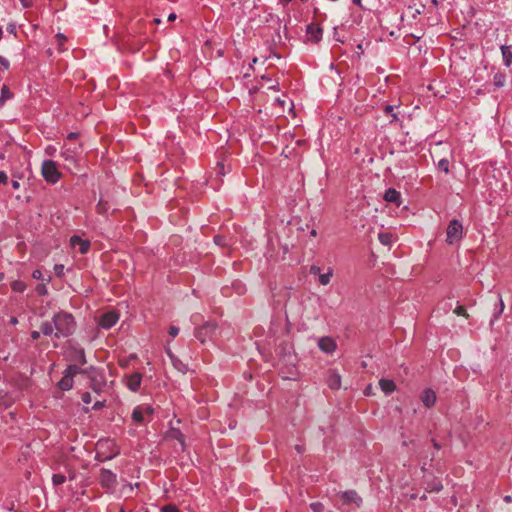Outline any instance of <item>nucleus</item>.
<instances>
[{
	"instance_id": "nucleus-1",
	"label": "nucleus",
	"mask_w": 512,
	"mask_h": 512,
	"mask_svg": "<svg viewBox=\"0 0 512 512\" xmlns=\"http://www.w3.org/2000/svg\"><path fill=\"white\" fill-rule=\"evenodd\" d=\"M53 323L56 332V337H67L71 335L75 330L74 318L71 314L66 312H60L54 315Z\"/></svg>"
},
{
	"instance_id": "nucleus-2",
	"label": "nucleus",
	"mask_w": 512,
	"mask_h": 512,
	"mask_svg": "<svg viewBox=\"0 0 512 512\" xmlns=\"http://www.w3.org/2000/svg\"><path fill=\"white\" fill-rule=\"evenodd\" d=\"M463 237V226L460 221L453 219L450 221L446 231V242L449 245L458 243Z\"/></svg>"
},
{
	"instance_id": "nucleus-3",
	"label": "nucleus",
	"mask_w": 512,
	"mask_h": 512,
	"mask_svg": "<svg viewBox=\"0 0 512 512\" xmlns=\"http://www.w3.org/2000/svg\"><path fill=\"white\" fill-rule=\"evenodd\" d=\"M41 172L44 179L52 184L56 183L61 176L56 163L52 160H45L43 162Z\"/></svg>"
},
{
	"instance_id": "nucleus-4",
	"label": "nucleus",
	"mask_w": 512,
	"mask_h": 512,
	"mask_svg": "<svg viewBox=\"0 0 512 512\" xmlns=\"http://www.w3.org/2000/svg\"><path fill=\"white\" fill-rule=\"evenodd\" d=\"M215 331H216V325L214 323L207 322L195 330V337L201 343H205L207 340L212 339Z\"/></svg>"
},
{
	"instance_id": "nucleus-5",
	"label": "nucleus",
	"mask_w": 512,
	"mask_h": 512,
	"mask_svg": "<svg viewBox=\"0 0 512 512\" xmlns=\"http://www.w3.org/2000/svg\"><path fill=\"white\" fill-rule=\"evenodd\" d=\"M153 414V408L145 405H138L133 409L132 420L137 424H142L146 421L147 417Z\"/></svg>"
},
{
	"instance_id": "nucleus-6",
	"label": "nucleus",
	"mask_w": 512,
	"mask_h": 512,
	"mask_svg": "<svg viewBox=\"0 0 512 512\" xmlns=\"http://www.w3.org/2000/svg\"><path fill=\"white\" fill-rule=\"evenodd\" d=\"M118 320V313L110 310L100 316L98 324L104 329H110L118 322Z\"/></svg>"
},
{
	"instance_id": "nucleus-7",
	"label": "nucleus",
	"mask_w": 512,
	"mask_h": 512,
	"mask_svg": "<svg viewBox=\"0 0 512 512\" xmlns=\"http://www.w3.org/2000/svg\"><path fill=\"white\" fill-rule=\"evenodd\" d=\"M99 482L102 487L111 489L116 485L117 477L112 471L108 469H101L99 475Z\"/></svg>"
},
{
	"instance_id": "nucleus-8",
	"label": "nucleus",
	"mask_w": 512,
	"mask_h": 512,
	"mask_svg": "<svg viewBox=\"0 0 512 512\" xmlns=\"http://www.w3.org/2000/svg\"><path fill=\"white\" fill-rule=\"evenodd\" d=\"M70 244L74 249H78L81 254H86L90 248V243L87 240H83L79 236H72L70 238Z\"/></svg>"
},
{
	"instance_id": "nucleus-9",
	"label": "nucleus",
	"mask_w": 512,
	"mask_h": 512,
	"mask_svg": "<svg viewBox=\"0 0 512 512\" xmlns=\"http://www.w3.org/2000/svg\"><path fill=\"white\" fill-rule=\"evenodd\" d=\"M420 399L426 408H431L435 405L437 396H436V393L432 389L426 388L421 393Z\"/></svg>"
},
{
	"instance_id": "nucleus-10",
	"label": "nucleus",
	"mask_w": 512,
	"mask_h": 512,
	"mask_svg": "<svg viewBox=\"0 0 512 512\" xmlns=\"http://www.w3.org/2000/svg\"><path fill=\"white\" fill-rule=\"evenodd\" d=\"M318 347L325 353H331L335 350L336 343L330 337H322L318 340Z\"/></svg>"
},
{
	"instance_id": "nucleus-11",
	"label": "nucleus",
	"mask_w": 512,
	"mask_h": 512,
	"mask_svg": "<svg viewBox=\"0 0 512 512\" xmlns=\"http://www.w3.org/2000/svg\"><path fill=\"white\" fill-rule=\"evenodd\" d=\"M141 381H142V375L138 372H135V373L131 374L130 376H128L127 387L131 391L136 392L140 388Z\"/></svg>"
},
{
	"instance_id": "nucleus-12",
	"label": "nucleus",
	"mask_w": 512,
	"mask_h": 512,
	"mask_svg": "<svg viewBox=\"0 0 512 512\" xmlns=\"http://www.w3.org/2000/svg\"><path fill=\"white\" fill-rule=\"evenodd\" d=\"M384 199L387 202L395 203L397 206H400V204H401V195L397 190H395L393 188H389L385 192Z\"/></svg>"
},
{
	"instance_id": "nucleus-13",
	"label": "nucleus",
	"mask_w": 512,
	"mask_h": 512,
	"mask_svg": "<svg viewBox=\"0 0 512 512\" xmlns=\"http://www.w3.org/2000/svg\"><path fill=\"white\" fill-rule=\"evenodd\" d=\"M71 361L75 364L84 365L86 363L85 352L83 349L73 348L70 354Z\"/></svg>"
},
{
	"instance_id": "nucleus-14",
	"label": "nucleus",
	"mask_w": 512,
	"mask_h": 512,
	"mask_svg": "<svg viewBox=\"0 0 512 512\" xmlns=\"http://www.w3.org/2000/svg\"><path fill=\"white\" fill-rule=\"evenodd\" d=\"M322 35V29L316 25H309L307 27V36L309 40L318 42Z\"/></svg>"
},
{
	"instance_id": "nucleus-15",
	"label": "nucleus",
	"mask_w": 512,
	"mask_h": 512,
	"mask_svg": "<svg viewBox=\"0 0 512 512\" xmlns=\"http://www.w3.org/2000/svg\"><path fill=\"white\" fill-rule=\"evenodd\" d=\"M379 386L385 394H390L396 390V384L390 379H380Z\"/></svg>"
},
{
	"instance_id": "nucleus-16",
	"label": "nucleus",
	"mask_w": 512,
	"mask_h": 512,
	"mask_svg": "<svg viewBox=\"0 0 512 512\" xmlns=\"http://www.w3.org/2000/svg\"><path fill=\"white\" fill-rule=\"evenodd\" d=\"M327 384L331 389H339L341 387V377L338 373L331 372Z\"/></svg>"
},
{
	"instance_id": "nucleus-17",
	"label": "nucleus",
	"mask_w": 512,
	"mask_h": 512,
	"mask_svg": "<svg viewBox=\"0 0 512 512\" xmlns=\"http://www.w3.org/2000/svg\"><path fill=\"white\" fill-rule=\"evenodd\" d=\"M86 372L87 371L85 369L80 368L78 364H71L65 370V374L71 377L72 379L76 374Z\"/></svg>"
},
{
	"instance_id": "nucleus-18",
	"label": "nucleus",
	"mask_w": 512,
	"mask_h": 512,
	"mask_svg": "<svg viewBox=\"0 0 512 512\" xmlns=\"http://www.w3.org/2000/svg\"><path fill=\"white\" fill-rule=\"evenodd\" d=\"M73 379L64 374L63 378L59 381L58 386L61 390L67 391L72 388Z\"/></svg>"
},
{
	"instance_id": "nucleus-19",
	"label": "nucleus",
	"mask_w": 512,
	"mask_h": 512,
	"mask_svg": "<svg viewBox=\"0 0 512 512\" xmlns=\"http://www.w3.org/2000/svg\"><path fill=\"white\" fill-rule=\"evenodd\" d=\"M40 330H41V333H43L46 336H51L54 333V331L56 332L53 321L52 322L47 321V322L42 323Z\"/></svg>"
},
{
	"instance_id": "nucleus-20",
	"label": "nucleus",
	"mask_w": 512,
	"mask_h": 512,
	"mask_svg": "<svg viewBox=\"0 0 512 512\" xmlns=\"http://www.w3.org/2000/svg\"><path fill=\"white\" fill-rule=\"evenodd\" d=\"M378 238L379 241L386 246H390L393 241V235L391 233H380Z\"/></svg>"
},
{
	"instance_id": "nucleus-21",
	"label": "nucleus",
	"mask_w": 512,
	"mask_h": 512,
	"mask_svg": "<svg viewBox=\"0 0 512 512\" xmlns=\"http://www.w3.org/2000/svg\"><path fill=\"white\" fill-rule=\"evenodd\" d=\"M502 50V54H503V58H504V61H505V64L507 66H509L512 62V52L510 51V48L509 47H505L503 46L501 48Z\"/></svg>"
},
{
	"instance_id": "nucleus-22",
	"label": "nucleus",
	"mask_w": 512,
	"mask_h": 512,
	"mask_svg": "<svg viewBox=\"0 0 512 512\" xmlns=\"http://www.w3.org/2000/svg\"><path fill=\"white\" fill-rule=\"evenodd\" d=\"M11 97L12 94L9 91V88L6 85H4L1 89L0 105H3V103Z\"/></svg>"
},
{
	"instance_id": "nucleus-23",
	"label": "nucleus",
	"mask_w": 512,
	"mask_h": 512,
	"mask_svg": "<svg viewBox=\"0 0 512 512\" xmlns=\"http://www.w3.org/2000/svg\"><path fill=\"white\" fill-rule=\"evenodd\" d=\"M11 288L15 292L22 293L26 289V284L24 282H22V281L16 280V281L12 282Z\"/></svg>"
},
{
	"instance_id": "nucleus-24",
	"label": "nucleus",
	"mask_w": 512,
	"mask_h": 512,
	"mask_svg": "<svg viewBox=\"0 0 512 512\" xmlns=\"http://www.w3.org/2000/svg\"><path fill=\"white\" fill-rule=\"evenodd\" d=\"M96 209L99 214L104 215L108 211V203L106 201L100 199L96 206Z\"/></svg>"
},
{
	"instance_id": "nucleus-25",
	"label": "nucleus",
	"mask_w": 512,
	"mask_h": 512,
	"mask_svg": "<svg viewBox=\"0 0 512 512\" xmlns=\"http://www.w3.org/2000/svg\"><path fill=\"white\" fill-rule=\"evenodd\" d=\"M453 312L458 315V316H463L465 317L466 319L469 318V314L466 310V308L463 306V305H458L454 310Z\"/></svg>"
},
{
	"instance_id": "nucleus-26",
	"label": "nucleus",
	"mask_w": 512,
	"mask_h": 512,
	"mask_svg": "<svg viewBox=\"0 0 512 512\" xmlns=\"http://www.w3.org/2000/svg\"><path fill=\"white\" fill-rule=\"evenodd\" d=\"M438 168L439 170L443 171L444 173H449V160L448 159H441L438 162Z\"/></svg>"
},
{
	"instance_id": "nucleus-27",
	"label": "nucleus",
	"mask_w": 512,
	"mask_h": 512,
	"mask_svg": "<svg viewBox=\"0 0 512 512\" xmlns=\"http://www.w3.org/2000/svg\"><path fill=\"white\" fill-rule=\"evenodd\" d=\"M505 79H506V77L504 74L498 73L494 76V84L497 87H502L505 83Z\"/></svg>"
},
{
	"instance_id": "nucleus-28",
	"label": "nucleus",
	"mask_w": 512,
	"mask_h": 512,
	"mask_svg": "<svg viewBox=\"0 0 512 512\" xmlns=\"http://www.w3.org/2000/svg\"><path fill=\"white\" fill-rule=\"evenodd\" d=\"M331 276H332V274L330 272L324 273V274H320L319 275V282L322 285H327L330 282Z\"/></svg>"
},
{
	"instance_id": "nucleus-29",
	"label": "nucleus",
	"mask_w": 512,
	"mask_h": 512,
	"mask_svg": "<svg viewBox=\"0 0 512 512\" xmlns=\"http://www.w3.org/2000/svg\"><path fill=\"white\" fill-rule=\"evenodd\" d=\"M66 478L64 475L61 474H55L52 477V481L54 485H61L65 482Z\"/></svg>"
},
{
	"instance_id": "nucleus-30",
	"label": "nucleus",
	"mask_w": 512,
	"mask_h": 512,
	"mask_svg": "<svg viewBox=\"0 0 512 512\" xmlns=\"http://www.w3.org/2000/svg\"><path fill=\"white\" fill-rule=\"evenodd\" d=\"M310 506L314 512H323L324 507L320 502L312 503Z\"/></svg>"
},
{
	"instance_id": "nucleus-31",
	"label": "nucleus",
	"mask_w": 512,
	"mask_h": 512,
	"mask_svg": "<svg viewBox=\"0 0 512 512\" xmlns=\"http://www.w3.org/2000/svg\"><path fill=\"white\" fill-rule=\"evenodd\" d=\"M214 242L217 244V245H220V246H226L227 243H226V240L223 236H215L214 237Z\"/></svg>"
},
{
	"instance_id": "nucleus-32",
	"label": "nucleus",
	"mask_w": 512,
	"mask_h": 512,
	"mask_svg": "<svg viewBox=\"0 0 512 512\" xmlns=\"http://www.w3.org/2000/svg\"><path fill=\"white\" fill-rule=\"evenodd\" d=\"M36 291L39 295H45L47 293V289L44 284L37 285Z\"/></svg>"
},
{
	"instance_id": "nucleus-33",
	"label": "nucleus",
	"mask_w": 512,
	"mask_h": 512,
	"mask_svg": "<svg viewBox=\"0 0 512 512\" xmlns=\"http://www.w3.org/2000/svg\"><path fill=\"white\" fill-rule=\"evenodd\" d=\"M82 401L85 404H90L92 401L91 394L89 392H85L82 394Z\"/></svg>"
},
{
	"instance_id": "nucleus-34",
	"label": "nucleus",
	"mask_w": 512,
	"mask_h": 512,
	"mask_svg": "<svg viewBox=\"0 0 512 512\" xmlns=\"http://www.w3.org/2000/svg\"><path fill=\"white\" fill-rule=\"evenodd\" d=\"M59 49L63 50V43L66 41V37L63 34H57Z\"/></svg>"
},
{
	"instance_id": "nucleus-35",
	"label": "nucleus",
	"mask_w": 512,
	"mask_h": 512,
	"mask_svg": "<svg viewBox=\"0 0 512 512\" xmlns=\"http://www.w3.org/2000/svg\"><path fill=\"white\" fill-rule=\"evenodd\" d=\"M179 333V329L178 327L176 326H170V329H169V335L172 336V337H176Z\"/></svg>"
},
{
	"instance_id": "nucleus-36",
	"label": "nucleus",
	"mask_w": 512,
	"mask_h": 512,
	"mask_svg": "<svg viewBox=\"0 0 512 512\" xmlns=\"http://www.w3.org/2000/svg\"><path fill=\"white\" fill-rule=\"evenodd\" d=\"M8 181V176L4 171H0V183L6 184Z\"/></svg>"
},
{
	"instance_id": "nucleus-37",
	"label": "nucleus",
	"mask_w": 512,
	"mask_h": 512,
	"mask_svg": "<svg viewBox=\"0 0 512 512\" xmlns=\"http://www.w3.org/2000/svg\"><path fill=\"white\" fill-rule=\"evenodd\" d=\"M163 512H178L175 506L167 505L162 509Z\"/></svg>"
},
{
	"instance_id": "nucleus-38",
	"label": "nucleus",
	"mask_w": 512,
	"mask_h": 512,
	"mask_svg": "<svg viewBox=\"0 0 512 512\" xmlns=\"http://www.w3.org/2000/svg\"><path fill=\"white\" fill-rule=\"evenodd\" d=\"M0 64L5 68V69H8L9 68V61L3 57V56H0Z\"/></svg>"
},
{
	"instance_id": "nucleus-39",
	"label": "nucleus",
	"mask_w": 512,
	"mask_h": 512,
	"mask_svg": "<svg viewBox=\"0 0 512 512\" xmlns=\"http://www.w3.org/2000/svg\"><path fill=\"white\" fill-rule=\"evenodd\" d=\"M310 273L313 275H320V268L318 266L313 265L310 267Z\"/></svg>"
},
{
	"instance_id": "nucleus-40",
	"label": "nucleus",
	"mask_w": 512,
	"mask_h": 512,
	"mask_svg": "<svg viewBox=\"0 0 512 512\" xmlns=\"http://www.w3.org/2000/svg\"><path fill=\"white\" fill-rule=\"evenodd\" d=\"M174 437H175V438H176V439H177L181 444H183L184 439H183V435H182V433H181V432H179V431H175V432H174Z\"/></svg>"
},
{
	"instance_id": "nucleus-41",
	"label": "nucleus",
	"mask_w": 512,
	"mask_h": 512,
	"mask_svg": "<svg viewBox=\"0 0 512 512\" xmlns=\"http://www.w3.org/2000/svg\"><path fill=\"white\" fill-rule=\"evenodd\" d=\"M32 276L37 280L42 279V272L40 270H35L33 271Z\"/></svg>"
},
{
	"instance_id": "nucleus-42",
	"label": "nucleus",
	"mask_w": 512,
	"mask_h": 512,
	"mask_svg": "<svg viewBox=\"0 0 512 512\" xmlns=\"http://www.w3.org/2000/svg\"><path fill=\"white\" fill-rule=\"evenodd\" d=\"M54 269H55L57 275L60 276L63 272L64 266L63 265H55Z\"/></svg>"
},
{
	"instance_id": "nucleus-43",
	"label": "nucleus",
	"mask_w": 512,
	"mask_h": 512,
	"mask_svg": "<svg viewBox=\"0 0 512 512\" xmlns=\"http://www.w3.org/2000/svg\"><path fill=\"white\" fill-rule=\"evenodd\" d=\"M442 488H443V486H442L441 482H437V483H435V484L433 485V488H432V489H433L434 491H440V490H442Z\"/></svg>"
},
{
	"instance_id": "nucleus-44",
	"label": "nucleus",
	"mask_w": 512,
	"mask_h": 512,
	"mask_svg": "<svg viewBox=\"0 0 512 512\" xmlns=\"http://www.w3.org/2000/svg\"><path fill=\"white\" fill-rule=\"evenodd\" d=\"M31 337H32V339L37 340L40 337V332L39 331H32Z\"/></svg>"
},
{
	"instance_id": "nucleus-45",
	"label": "nucleus",
	"mask_w": 512,
	"mask_h": 512,
	"mask_svg": "<svg viewBox=\"0 0 512 512\" xmlns=\"http://www.w3.org/2000/svg\"><path fill=\"white\" fill-rule=\"evenodd\" d=\"M393 110H394V107L392 105H387L385 107V112L388 114H392Z\"/></svg>"
},
{
	"instance_id": "nucleus-46",
	"label": "nucleus",
	"mask_w": 512,
	"mask_h": 512,
	"mask_svg": "<svg viewBox=\"0 0 512 512\" xmlns=\"http://www.w3.org/2000/svg\"><path fill=\"white\" fill-rule=\"evenodd\" d=\"M11 185H12L13 189H19V187H20V183L16 180H12Z\"/></svg>"
},
{
	"instance_id": "nucleus-47",
	"label": "nucleus",
	"mask_w": 512,
	"mask_h": 512,
	"mask_svg": "<svg viewBox=\"0 0 512 512\" xmlns=\"http://www.w3.org/2000/svg\"><path fill=\"white\" fill-rule=\"evenodd\" d=\"M343 497L345 498V500H346L347 502H349V501L351 500L350 492H345V493L343 494Z\"/></svg>"
},
{
	"instance_id": "nucleus-48",
	"label": "nucleus",
	"mask_w": 512,
	"mask_h": 512,
	"mask_svg": "<svg viewBox=\"0 0 512 512\" xmlns=\"http://www.w3.org/2000/svg\"><path fill=\"white\" fill-rule=\"evenodd\" d=\"M176 19V14L174 13H171L169 16H168V21H174Z\"/></svg>"
},
{
	"instance_id": "nucleus-49",
	"label": "nucleus",
	"mask_w": 512,
	"mask_h": 512,
	"mask_svg": "<svg viewBox=\"0 0 512 512\" xmlns=\"http://www.w3.org/2000/svg\"><path fill=\"white\" fill-rule=\"evenodd\" d=\"M432 444L435 449H440V445L437 443V441L435 439H432Z\"/></svg>"
},
{
	"instance_id": "nucleus-50",
	"label": "nucleus",
	"mask_w": 512,
	"mask_h": 512,
	"mask_svg": "<svg viewBox=\"0 0 512 512\" xmlns=\"http://www.w3.org/2000/svg\"><path fill=\"white\" fill-rule=\"evenodd\" d=\"M100 407H102V403L98 401V402H96V403L94 404V407H93V408H94V409H99Z\"/></svg>"
},
{
	"instance_id": "nucleus-51",
	"label": "nucleus",
	"mask_w": 512,
	"mask_h": 512,
	"mask_svg": "<svg viewBox=\"0 0 512 512\" xmlns=\"http://www.w3.org/2000/svg\"><path fill=\"white\" fill-rule=\"evenodd\" d=\"M166 353H167V355H168L171 359H173V358H174V355L172 354V352H171V350H170V349H166Z\"/></svg>"
},
{
	"instance_id": "nucleus-52",
	"label": "nucleus",
	"mask_w": 512,
	"mask_h": 512,
	"mask_svg": "<svg viewBox=\"0 0 512 512\" xmlns=\"http://www.w3.org/2000/svg\"><path fill=\"white\" fill-rule=\"evenodd\" d=\"M77 137V134L76 133H70L68 135V139H75Z\"/></svg>"
},
{
	"instance_id": "nucleus-53",
	"label": "nucleus",
	"mask_w": 512,
	"mask_h": 512,
	"mask_svg": "<svg viewBox=\"0 0 512 512\" xmlns=\"http://www.w3.org/2000/svg\"><path fill=\"white\" fill-rule=\"evenodd\" d=\"M439 0H431V4L435 7H437L439 5Z\"/></svg>"
},
{
	"instance_id": "nucleus-54",
	"label": "nucleus",
	"mask_w": 512,
	"mask_h": 512,
	"mask_svg": "<svg viewBox=\"0 0 512 512\" xmlns=\"http://www.w3.org/2000/svg\"><path fill=\"white\" fill-rule=\"evenodd\" d=\"M277 102L281 105V106H284L285 105V100H281V99H277Z\"/></svg>"
},
{
	"instance_id": "nucleus-55",
	"label": "nucleus",
	"mask_w": 512,
	"mask_h": 512,
	"mask_svg": "<svg viewBox=\"0 0 512 512\" xmlns=\"http://www.w3.org/2000/svg\"><path fill=\"white\" fill-rule=\"evenodd\" d=\"M357 48L361 50L362 53H364V47L363 44H358Z\"/></svg>"
},
{
	"instance_id": "nucleus-56",
	"label": "nucleus",
	"mask_w": 512,
	"mask_h": 512,
	"mask_svg": "<svg viewBox=\"0 0 512 512\" xmlns=\"http://www.w3.org/2000/svg\"><path fill=\"white\" fill-rule=\"evenodd\" d=\"M391 115H392V120H391V122H393V121H397V120H398V118H397V115H396V114L392 113Z\"/></svg>"
},
{
	"instance_id": "nucleus-57",
	"label": "nucleus",
	"mask_w": 512,
	"mask_h": 512,
	"mask_svg": "<svg viewBox=\"0 0 512 512\" xmlns=\"http://www.w3.org/2000/svg\"><path fill=\"white\" fill-rule=\"evenodd\" d=\"M310 235H311V236H313V237H315V236L317 235L316 230H314V229H313V230H311Z\"/></svg>"
},
{
	"instance_id": "nucleus-58",
	"label": "nucleus",
	"mask_w": 512,
	"mask_h": 512,
	"mask_svg": "<svg viewBox=\"0 0 512 512\" xmlns=\"http://www.w3.org/2000/svg\"><path fill=\"white\" fill-rule=\"evenodd\" d=\"M153 22H154L155 24H159V23H161V19H159V18H155V19L153 20Z\"/></svg>"
},
{
	"instance_id": "nucleus-59",
	"label": "nucleus",
	"mask_w": 512,
	"mask_h": 512,
	"mask_svg": "<svg viewBox=\"0 0 512 512\" xmlns=\"http://www.w3.org/2000/svg\"><path fill=\"white\" fill-rule=\"evenodd\" d=\"M420 13H421V11H420V10H418V9H416V10H415V12L413 13V17H415V16H416V14H420Z\"/></svg>"
},
{
	"instance_id": "nucleus-60",
	"label": "nucleus",
	"mask_w": 512,
	"mask_h": 512,
	"mask_svg": "<svg viewBox=\"0 0 512 512\" xmlns=\"http://www.w3.org/2000/svg\"><path fill=\"white\" fill-rule=\"evenodd\" d=\"M11 323H12V324H16V323H17V319H16V318H12V319H11Z\"/></svg>"
},
{
	"instance_id": "nucleus-61",
	"label": "nucleus",
	"mask_w": 512,
	"mask_h": 512,
	"mask_svg": "<svg viewBox=\"0 0 512 512\" xmlns=\"http://www.w3.org/2000/svg\"><path fill=\"white\" fill-rule=\"evenodd\" d=\"M23 5L24 6H28V1L27 0H23Z\"/></svg>"
},
{
	"instance_id": "nucleus-62",
	"label": "nucleus",
	"mask_w": 512,
	"mask_h": 512,
	"mask_svg": "<svg viewBox=\"0 0 512 512\" xmlns=\"http://www.w3.org/2000/svg\"><path fill=\"white\" fill-rule=\"evenodd\" d=\"M369 44H370L369 42H366L365 47L368 48Z\"/></svg>"
},
{
	"instance_id": "nucleus-63",
	"label": "nucleus",
	"mask_w": 512,
	"mask_h": 512,
	"mask_svg": "<svg viewBox=\"0 0 512 512\" xmlns=\"http://www.w3.org/2000/svg\"><path fill=\"white\" fill-rule=\"evenodd\" d=\"M3 279V274L0 273V281Z\"/></svg>"
},
{
	"instance_id": "nucleus-64",
	"label": "nucleus",
	"mask_w": 512,
	"mask_h": 512,
	"mask_svg": "<svg viewBox=\"0 0 512 512\" xmlns=\"http://www.w3.org/2000/svg\"><path fill=\"white\" fill-rule=\"evenodd\" d=\"M4 158V155L3 154H0V159H3Z\"/></svg>"
}]
</instances>
